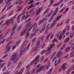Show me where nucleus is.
<instances>
[{
  "instance_id": "nucleus-1",
  "label": "nucleus",
  "mask_w": 74,
  "mask_h": 74,
  "mask_svg": "<svg viewBox=\"0 0 74 74\" xmlns=\"http://www.w3.org/2000/svg\"><path fill=\"white\" fill-rule=\"evenodd\" d=\"M17 15H18L17 13H16V14L14 15V16H13L12 18H11L10 20H7L6 21L5 23H3L1 26V27H2L3 26H4V25H5L8 26L10 25V24H12L13 23H14V21H13V20L14 19H15V18H16V16H17Z\"/></svg>"
},
{
  "instance_id": "nucleus-2",
  "label": "nucleus",
  "mask_w": 74,
  "mask_h": 74,
  "mask_svg": "<svg viewBox=\"0 0 74 74\" xmlns=\"http://www.w3.org/2000/svg\"><path fill=\"white\" fill-rule=\"evenodd\" d=\"M33 27V24H31L30 25V24L28 23L27 25L25 27V29L24 31H22L20 33V36H23V35H25V34L27 32V30L28 31H29V30H30L31 29H32V27Z\"/></svg>"
},
{
  "instance_id": "nucleus-3",
  "label": "nucleus",
  "mask_w": 74,
  "mask_h": 74,
  "mask_svg": "<svg viewBox=\"0 0 74 74\" xmlns=\"http://www.w3.org/2000/svg\"><path fill=\"white\" fill-rule=\"evenodd\" d=\"M27 44V40H25V41H24L23 45L21 46V48L22 49V48L24 49L23 50H20V56H21L23 54L24 52H25L26 51V44Z\"/></svg>"
},
{
  "instance_id": "nucleus-4",
  "label": "nucleus",
  "mask_w": 74,
  "mask_h": 74,
  "mask_svg": "<svg viewBox=\"0 0 74 74\" xmlns=\"http://www.w3.org/2000/svg\"><path fill=\"white\" fill-rule=\"evenodd\" d=\"M18 56H19V55H17V53H15L10 58V61L14 60V62L16 63L18 60Z\"/></svg>"
},
{
  "instance_id": "nucleus-5",
  "label": "nucleus",
  "mask_w": 74,
  "mask_h": 74,
  "mask_svg": "<svg viewBox=\"0 0 74 74\" xmlns=\"http://www.w3.org/2000/svg\"><path fill=\"white\" fill-rule=\"evenodd\" d=\"M62 56V53L60 51H59L58 52V53L56 55V57L57 58H60L59 60L57 62V65L59 64L61 60V59H62V57L61 56Z\"/></svg>"
},
{
  "instance_id": "nucleus-6",
  "label": "nucleus",
  "mask_w": 74,
  "mask_h": 74,
  "mask_svg": "<svg viewBox=\"0 0 74 74\" xmlns=\"http://www.w3.org/2000/svg\"><path fill=\"white\" fill-rule=\"evenodd\" d=\"M11 42H12V41H10L5 47V48L6 49V52H8V51H10V50L11 48V46H9V45H10V43H11Z\"/></svg>"
},
{
  "instance_id": "nucleus-7",
  "label": "nucleus",
  "mask_w": 74,
  "mask_h": 74,
  "mask_svg": "<svg viewBox=\"0 0 74 74\" xmlns=\"http://www.w3.org/2000/svg\"><path fill=\"white\" fill-rule=\"evenodd\" d=\"M40 58V56L39 55H38L33 60V62H32L30 63V65H32L33 64V63H34V62L35 64L37 63V60Z\"/></svg>"
},
{
  "instance_id": "nucleus-8",
  "label": "nucleus",
  "mask_w": 74,
  "mask_h": 74,
  "mask_svg": "<svg viewBox=\"0 0 74 74\" xmlns=\"http://www.w3.org/2000/svg\"><path fill=\"white\" fill-rule=\"evenodd\" d=\"M55 45V44L53 43L51 44L50 46V47L49 48H48L47 50V54H49L51 52V51L52 49V48H53V47Z\"/></svg>"
},
{
  "instance_id": "nucleus-9",
  "label": "nucleus",
  "mask_w": 74,
  "mask_h": 74,
  "mask_svg": "<svg viewBox=\"0 0 74 74\" xmlns=\"http://www.w3.org/2000/svg\"><path fill=\"white\" fill-rule=\"evenodd\" d=\"M10 30V29H9L8 30V32H6V33L5 34V35L4 36L3 35V33H2L0 35V38H1L0 39H2V38H3L4 37V36H6L7 34L8 33V32H9Z\"/></svg>"
},
{
  "instance_id": "nucleus-10",
  "label": "nucleus",
  "mask_w": 74,
  "mask_h": 74,
  "mask_svg": "<svg viewBox=\"0 0 74 74\" xmlns=\"http://www.w3.org/2000/svg\"><path fill=\"white\" fill-rule=\"evenodd\" d=\"M42 9H43V7H42L40 9H38L36 12V15H38V14H39V13H40L41 11V10H42Z\"/></svg>"
},
{
  "instance_id": "nucleus-11",
  "label": "nucleus",
  "mask_w": 74,
  "mask_h": 74,
  "mask_svg": "<svg viewBox=\"0 0 74 74\" xmlns=\"http://www.w3.org/2000/svg\"><path fill=\"white\" fill-rule=\"evenodd\" d=\"M63 1V0H61L59 2L53 5V6L54 7H56V6H57V5H59L60 4V3H62Z\"/></svg>"
},
{
  "instance_id": "nucleus-12",
  "label": "nucleus",
  "mask_w": 74,
  "mask_h": 74,
  "mask_svg": "<svg viewBox=\"0 0 74 74\" xmlns=\"http://www.w3.org/2000/svg\"><path fill=\"white\" fill-rule=\"evenodd\" d=\"M67 64V63H64L62 66H61V68H62L63 70H64L65 69H66V67L65 66H66Z\"/></svg>"
},
{
  "instance_id": "nucleus-13",
  "label": "nucleus",
  "mask_w": 74,
  "mask_h": 74,
  "mask_svg": "<svg viewBox=\"0 0 74 74\" xmlns=\"http://www.w3.org/2000/svg\"><path fill=\"white\" fill-rule=\"evenodd\" d=\"M42 67V69L43 71H45L47 68V64H45L44 66H41Z\"/></svg>"
},
{
  "instance_id": "nucleus-14",
  "label": "nucleus",
  "mask_w": 74,
  "mask_h": 74,
  "mask_svg": "<svg viewBox=\"0 0 74 74\" xmlns=\"http://www.w3.org/2000/svg\"><path fill=\"white\" fill-rule=\"evenodd\" d=\"M41 39V38H39L37 41V45H39L40 44V41Z\"/></svg>"
},
{
  "instance_id": "nucleus-15",
  "label": "nucleus",
  "mask_w": 74,
  "mask_h": 74,
  "mask_svg": "<svg viewBox=\"0 0 74 74\" xmlns=\"http://www.w3.org/2000/svg\"><path fill=\"white\" fill-rule=\"evenodd\" d=\"M52 34V33H51L49 34L46 37V41H48V40H49V37Z\"/></svg>"
},
{
  "instance_id": "nucleus-16",
  "label": "nucleus",
  "mask_w": 74,
  "mask_h": 74,
  "mask_svg": "<svg viewBox=\"0 0 74 74\" xmlns=\"http://www.w3.org/2000/svg\"><path fill=\"white\" fill-rule=\"evenodd\" d=\"M22 14V13H21V14H20L17 18V23H19L20 22V19L19 18V17Z\"/></svg>"
},
{
  "instance_id": "nucleus-17",
  "label": "nucleus",
  "mask_w": 74,
  "mask_h": 74,
  "mask_svg": "<svg viewBox=\"0 0 74 74\" xmlns=\"http://www.w3.org/2000/svg\"><path fill=\"white\" fill-rule=\"evenodd\" d=\"M58 9H59V8H57L55 10L54 13L53 14V15H56V12H57L58 11Z\"/></svg>"
},
{
  "instance_id": "nucleus-18",
  "label": "nucleus",
  "mask_w": 74,
  "mask_h": 74,
  "mask_svg": "<svg viewBox=\"0 0 74 74\" xmlns=\"http://www.w3.org/2000/svg\"><path fill=\"white\" fill-rule=\"evenodd\" d=\"M41 70H42V67L41 66L37 69V73H39L40 71H41Z\"/></svg>"
},
{
  "instance_id": "nucleus-19",
  "label": "nucleus",
  "mask_w": 74,
  "mask_h": 74,
  "mask_svg": "<svg viewBox=\"0 0 74 74\" xmlns=\"http://www.w3.org/2000/svg\"><path fill=\"white\" fill-rule=\"evenodd\" d=\"M37 23H35L34 24V27H33V28L32 29V31H34L35 29H36V27H37Z\"/></svg>"
},
{
  "instance_id": "nucleus-20",
  "label": "nucleus",
  "mask_w": 74,
  "mask_h": 74,
  "mask_svg": "<svg viewBox=\"0 0 74 74\" xmlns=\"http://www.w3.org/2000/svg\"><path fill=\"white\" fill-rule=\"evenodd\" d=\"M4 62V61L2 60H0V67H1V68L2 67H3V66H4V64H5V63H3L1 66V64H0V63H1V62Z\"/></svg>"
},
{
  "instance_id": "nucleus-21",
  "label": "nucleus",
  "mask_w": 74,
  "mask_h": 74,
  "mask_svg": "<svg viewBox=\"0 0 74 74\" xmlns=\"http://www.w3.org/2000/svg\"><path fill=\"white\" fill-rule=\"evenodd\" d=\"M70 39V38L68 37L66 38L64 41V43H66V42H67Z\"/></svg>"
},
{
  "instance_id": "nucleus-22",
  "label": "nucleus",
  "mask_w": 74,
  "mask_h": 74,
  "mask_svg": "<svg viewBox=\"0 0 74 74\" xmlns=\"http://www.w3.org/2000/svg\"><path fill=\"white\" fill-rule=\"evenodd\" d=\"M29 34H30L29 33L27 32L25 38V39H27V38H29Z\"/></svg>"
},
{
  "instance_id": "nucleus-23",
  "label": "nucleus",
  "mask_w": 74,
  "mask_h": 74,
  "mask_svg": "<svg viewBox=\"0 0 74 74\" xmlns=\"http://www.w3.org/2000/svg\"><path fill=\"white\" fill-rule=\"evenodd\" d=\"M69 7L68 8L66 9V10L64 11L63 13V15H64L65 14H66L67 13V11H68V10H69Z\"/></svg>"
},
{
  "instance_id": "nucleus-24",
  "label": "nucleus",
  "mask_w": 74,
  "mask_h": 74,
  "mask_svg": "<svg viewBox=\"0 0 74 74\" xmlns=\"http://www.w3.org/2000/svg\"><path fill=\"white\" fill-rule=\"evenodd\" d=\"M45 26L42 27V29L40 31V32L42 33V32H43V30H45Z\"/></svg>"
},
{
  "instance_id": "nucleus-25",
  "label": "nucleus",
  "mask_w": 74,
  "mask_h": 74,
  "mask_svg": "<svg viewBox=\"0 0 74 74\" xmlns=\"http://www.w3.org/2000/svg\"><path fill=\"white\" fill-rule=\"evenodd\" d=\"M21 40H19L16 43V45H17V46L19 44V43L21 42Z\"/></svg>"
},
{
  "instance_id": "nucleus-26",
  "label": "nucleus",
  "mask_w": 74,
  "mask_h": 74,
  "mask_svg": "<svg viewBox=\"0 0 74 74\" xmlns=\"http://www.w3.org/2000/svg\"><path fill=\"white\" fill-rule=\"evenodd\" d=\"M62 16V14H60V16H58L56 19V20L58 21V20H59V19L60 18H61Z\"/></svg>"
},
{
  "instance_id": "nucleus-27",
  "label": "nucleus",
  "mask_w": 74,
  "mask_h": 74,
  "mask_svg": "<svg viewBox=\"0 0 74 74\" xmlns=\"http://www.w3.org/2000/svg\"><path fill=\"white\" fill-rule=\"evenodd\" d=\"M62 37H63V36H62V35H60L59 36H58V38H59V40H62Z\"/></svg>"
},
{
  "instance_id": "nucleus-28",
  "label": "nucleus",
  "mask_w": 74,
  "mask_h": 74,
  "mask_svg": "<svg viewBox=\"0 0 74 74\" xmlns=\"http://www.w3.org/2000/svg\"><path fill=\"white\" fill-rule=\"evenodd\" d=\"M49 8H47V9L46 10L45 12L44 13V14L45 15V14H47V12H48V11H49Z\"/></svg>"
},
{
  "instance_id": "nucleus-29",
  "label": "nucleus",
  "mask_w": 74,
  "mask_h": 74,
  "mask_svg": "<svg viewBox=\"0 0 74 74\" xmlns=\"http://www.w3.org/2000/svg\"><path fill=\"white\" fill-rule=\"evenodd\" d=\"M43 22H44V20H40L39 23L38 24V25H40L41 24V23H43Z\"/></svg>"
},
{
  "instance_id": "nucleus-30",
  "label": "nucleus",
  "mask_w": 74,
  "mask_h": 74,
  "mask_svg": "<svg viewBox=\"0 0 74 74\" xmlns=\"http://www.w3.org/2000/svg\"><path fill=\"white\" fill-rule=\"evenodd\" d=\"M74 51L72 52L70 54V56L71 57H73V56H74Z\"/></svg>"
},
{
  "instance_id": "nucleus-31",
  "label": "nucleus",
  "mask_w": 74,
  "mask_h": 74,
  "mask_svg": "<svg viewBox=\"0 0 74 74\" xmlns=\"http://www.w3.org/2000/svg\"><path fill=\"white\" fill-rule=\"evenodd\" d=\"M66 45V44H64V45L61 47V50H62V49H63L64 48Z\"/></svg>"
},
{
  "instance_id": "nucleus-32",
  "label": "nucleus",
  "mask_w": 74,
  "mask_h": 74,
  "mask_svg": "<svg viewBox=\"0 0 74 74\" xmlns=\"http://www.w3.org/2000/svg\"><path fill=\"white\" fill-rule=\"evenodd\" d=\"M71 71V69L69 68L68 69V71H67V74H70V71Z\"/></svg>"
},
{
  "instance_id": "nucleus-33",
  "label": "nucleus",
  "mask_w": 74,
  "mask_h": 74,
  "mask_svg": "<svg viewBox=\"0 0 74 74\" xmlns=\"http://www.w3.org/2000/svg\"><path fill=\"white\" fill-rule=\"evenodd\" d=\"M47 52V50H43L41 52V55H42V54H43L44 52H45V53H46Z\"/></svg>"
},
{
  "instance_id": "nucleus-34",
  "label": "nucleus",
  "mask_w": 74,
  "mask_h": 74,
  "mask_svg": "<svg viewBox=\"0 0 74 74\" xmlns=\"http://www.w3.org/2000/svg\"><path fill=\"white\" fill-rule=\"evenodd\" d=\"M25 16H26V15H24L22 17L21 19V21H22L23 20V19H24L25 18Z\"/></svg>"
},
{
  "instance_id": "nucleus-35",
  "label": "nucleus",
  "mask_w": 74,
  "mask_h": 74,
  "mask_svg": "<svg viewBox=\"0 0 74 74\" xmlns=\"http://www.w3.org/2000/svg\"><path fill=\"white\" fill-rule=\"evenodd\" d=\"M56 52H54V53L52 54L51 57V59H52L53 58V57H54V56H55V55H56Z\"/></svg>"
},
{
  "instance_id": "nucleus-36",
  "label": "nucleus",
  "mask_w": 74,
  "mask_h": 74,
  "mask_svg": "<svg viewBox=\"0 0 74 74\" xmlns=\"http://www.w3.org/2000/svg\"><path fill=\"white\" fill-rule=\"evenodd\" d=\"M13 6V5H10V6L9 7H8L6 9V10L7 11H8V10H10V8H11V7H12Z\"/></svg>"
},
{
  "instance_id": "nucleus-37",
  "label": "nucleus",
  "mask_w": 74,
  "mask_h": 74,
  "mask_svg": "<svg viewBox=\"0 0 74 74\" xmlns=\"http://www.w3.org/2000/svg\"><path fill=\"white\" fill-rule=\"evenodd\" d=\"M35 35H36L35 34H32L30 35V38H33V37H34V36H35Z\"/></svg>"
},
{
  "instance_id": "nucleus-38",
  "label": "nucleus",
  "mask_w": 74,
  "mask_h": 74,
  "mask_svg": "<svg viewBox=\"0 0 74 74\" xmlns=\"http://www.w3.org/2000/svg\"><path fill=\"white\" fill-rule=\"evenodd\" d=\"M70 49V47H69L67 48L66 49H65V51L66 52H67L68 51H69Z\"/></svg>"
},
{
  "instance_id": "nucleus-39",
  "label": "nucleus",
  "mask_w": 74,
  "mask_h": 74,
  "mask_svg": "<svg viewBox=\"0 0 74 74\" xmlns=\"http://www.w3.org/2000/svg\"><path fill=\"white\" fill-rule=\"evenodd\" d=\"M55 41H56V42H58V40L56 39V38H55L54 39L52 40V42H54Z\"/></svg>"
},
{
  "instance_id": "nucleus-40",
  "label": "nucleus",
  "mask_w": 74,
  "mask_h": 74,
  "mask_svg": "<svg viewBox=\"0 0 74 74\" xmlns=\"http://www.w3.org/2000/svg\"><path fill=\"white\" fill-rule=\"evenodd\" d=\"M30 43H29L28 45L27 48H26V50H28L29 49V47H30Z\"/></svg>"
},
{
  "instance_id": "nucleus-41",
  "label": "nucleus",
  "mask_w": 74,
  "mask_h": 74,
  "mask_svg": "<svg viewBox=\"0 0 74 74\" xmlns=\"http://www.w3.org/2000/svg\"><path fill=\"white\" fill-rule=\"evenodd\" d=\"M38 46H37L36 47H35L34 50L36 51H37L38 50Z\"/></svg>"
},
{
  "instance_id": "nucleus-42",
  "label": "nucleus",
  "mask_w": 74,
  "mask_h": 74,
  "mask_svg": "<svg viewBox=\"0 0 74 74\" xmlns=\"http://www.w3.org/2000/svg\"><path fill=\"white\" fill-rule=\"evenodd\" d=\"M5 39H4L3 41H1L0 42V44H1V43H2V44H3V43L4 42V41H5Z\"/></svg>"
},
{
  "instance_id": "nucleus-43",
  "label": "nucleus",
  "mask_w": 74,
  "mask_h": 74,
  "mask_svg": "<svg viewBox=\"0 0 74 74\" xmlns=\"http://www.w3.org/2000/svg\"><path fill=\"white\" fill-rule=\"evenodd\" d=\"M53 0H51V1L50 2V4L49 5V6H50V5H52V3H53Z\"/></svg>"
},
{
  "instance_id": "nucleus-44",
  "label": "nucleus",
  "mask_w": 74,
  "mask_h": 74,
  "mask_svg": "<svg viewBox=\"0 0 74 74\" xmlns=\"http://www.w3.org/2000/svg\"><path fill=\"white\" fill-rule=\"evenodd\" d=\"M38 31V29H36L34 32V33H37Z\"/></svg>"
},
{
  "instance_id": "nucleus-45",
  "label": "nucleus",
  "mask_w": 74,
  "mask_h": 74,
  "mask_svg": "<svg viewBox=\"0 0 74 74\" xmlns=\"http://www.w3.org/2000/svg\"><path fill=\"white\" fill-rule=\"evenodd\" d=\"M15 34V32L14 31H13L10 34V36H12L13 35H14Z\"/></svg>"
},
{
  "instance_id": "nucleus-46",
  "label": "nucleus",
  "mask_w": 74,
  "mask_h": 74,
  "mask_svg": "<svg viewBox=\"0 0 74 74\" xmlns=\"http://www.w3.org/2000/svg\"><path fill=\"white\" fill-rule=\"evenodd\" d=\"M45 44H44L42 46V47H41L40 48H41V49H43L44 48V47H45Z\"/></svg>"
},
{
  "instance_id": "nucleus-47",
  "label": "nucleus",
  "mask_w": 74,
  "mask_h": 74,
  "mask_svg": "<svg viewBox=\"0 0 74 74\" xmlns=\"http://www.w3.org/2000/svg\"><path fill=\"white\" fill-rule=\"evenodd\" d=\"M69 21H70V19H68L66 21L65 23L66 24H67V23H69Z\"/></svg>"
},
{
  "instance_id": "nucleus-48",
  "label": "nucleus",
  "mask_w": 74,
  "mask_h": 74,
  "mask_svg": "<svg viewBox=\"0 0 74 74\" xmlns=\"http://www.w3.org/2000/svg\"><path fill=\"white\" fill-rule=\"evenodd\" d=\"M5 16H6V15L4 14L1 17V19H3V18H4L5 17Z\"/></svg>"
},
{
  "instance_id": "nucleus-49",
  "label": "nucleus",
  "mask_w": 74,
  "mask_h": 74,
  "mask_svg": "<svg viewBox=\"0 0 74 74\" xmlns=\"http://www.w3.org/2000/svg\"><path fill=\"white\" fill-rule=\"evenodd\" d=\"M11 64V62H10V61H9L8 63V67H9V66H10V64Z\"/></svg>"
},
{
  "instance_id": "nucleus-50",
  "label": "nucleus",
  "mask_w": 74,
  "mask_h": 74,
  "mask_svg": "<svg viewBox=\"0 0 74 74\" xmlns=\"http://www.w3.org/2000/svg\"><path fill=\"white\" fill-rule=\"evenodd\" d=\"M16 26H15L14 28H13L12 29V31H13V30H15V29H16Z\"/></svg>"
},
{
  "instance_id": "nucleus-51",
  "label": "nucleus",
  "mask_w": 74,
  "mask_h": 74,
  "mask_svg": "<svg viewBox=\"0 0 74 74\" xmlns=\"http://www.w3.org/2000/svg\"><path fill=\"white\" fill-rule=\"evenodd\" d=\"M45 37V36H43L42 37H40V38H41V41L43 40H44V37Z\"/></svg>"
},
{
  "instance_id": "nucleus-52",
  "label": "nucleus",
  "mask_w": 74,
  "mask_h": 74,
  "mask_svg": "<svg viewBox=\"0 0 74 74\" xmlns=\"http://www.w3.org/2000/svg\"><path fill=\"white\" fill-rule=\"evenodd\" d=\"M10 73V72L8 71L6 72H4L2 74H8Z\"/></svg>"
},
{
  "instance_id": "nucleus-53",
  "label": "nucleus",
  "mask_w": 74,
  "mask_h": 74,
  "mask_svg": "<svg viewBox=\"0 0 74 74\" xmlns=\"http://www.w3.org/2000/svg\"><path fill=\"white\" fill-rule=\"evenodd\" d=\"M48 29H47L45 31V33H46V34H48Z\"/></svg>"
},
{
  "instance_id": "nucleus-54",
  "label": "nucleus",
  "mask_w": 74,
  "mask_h": 74,
  "mask_svg": "<svg viewBox=\"0 0 74 74\" xmlns=\"http://www.w3.org/2000/svg\"><path fill=\"white\" fill-rule=\"evenodd\" d=\"M48 58H47L45 60L44 63H45L46 62H47V61H48Z\"/></svg>"
},
{
  "instance_id": "nucleus-55",
  "label": "nucleus",
  "mask_w": 74,
  "mask_h": 74,
  "mask_svg": "<svg viewBox=\"0 0 74 74\" xmlns=\"http://www.w3.org/2000/svg\"><path fill=\"white\" fill-rule=\"evenodd\" d=\"M22 28V25H20L18 28V30H20Z\"/></svg>"
},
{
  "instance_id": "nucleus-56",
  "label": "nucleus",
  "mask_w": 74,
  "mask_h": 74,
  "mask_svg": "<svg viewBox=\"0 0 74 74\" xmlns=\"http://www.w3.org/2000/svg\"><path fill=\"white\" fill-rule=\"evenodd\" d=\"M54 25H55V24H53H53L51 25V26L50 27V28L51 29V28H52V27H53V26H54Z\"/></svg>"
},
{
  "instance_id": "nucleus-57",
  "label": "nucleus",
  "mask_w": 74,
  "mask_h": 74,
  "mask_svg": "<svg viewBox=\"0 0 74 74\" xmlns=\"http://www.w3.org/2000/svg\"><path fill=\"white\" fill-rule=\"evenodd\" d=\"M67 30V29L65 28L64 29V30L63 31V33L64 34L65 33V32H66V31Z\"/></svg>"
},
{
  "instance_id": "nucleus-58",
  "label": "nucleus",
  "mask_w": 74,
  "mask_h": 74,
  "mask_svg": "<svg viewBox=\"0 0 74 74\" xmlns=\"http://www.w3.org/2000/svg\"><path fill=\"white\" fill-rule=\"evenodd\" d=\"M29 16H30V14H28L26 15V16H25V18H27L29 17Z\"/></svg>"
},
{
  "instance_id": "nucleus-59",
  "label": "nucleus",
  "mask_w": 74,
  "mask_h": 74,
  "mask_svg": "<svg viewBox=\"0 0 74 74\" xmlns=\"http://www.w3.org/2000/svg\"><path fill=\"white\" fill-rule=\"evenodd\" d=\"M5 8H6V7H5L3 8L2 9V12H3V11L5 10Z\"/></svg>"
},
{
  "instance_id": "nucleus-60",
  "label": "nucleus",
  "mask_w": 74,
  "mask_h": 74,
  "mask_svg": "<svg viewBox=\"0 0 74 74\" xmlns=\"http://www.w3.org/2000/svg\"><path fill=\"white\" fill-rule=\"evenodd\" d=\"M40 66H41V64H39L37 65L36 66V68H38V67H40Z\"/></svg>"
},
{
  "instance_id": "nucleus-61",
  "label": "nucleus",
  "mask_w": 74,
  "mask_h": 74,
  "mask_svg": "<svg viewBox=\"0 0 74 74\" xmlns=\"http://www.w3.org/2000/svg\"><path fill=\"white\" fill-rule=\"evenodd\" d=\"M33 2H34V1L33 0H32V1H31L28 4H31L32 3H33Z\"/></svg>"
},
{
  "instance_id": "nucleus-62",
  "label": "nucleus",
  "mask_w": 74,
  "mask_h": 74,
  "mask_svg": "<svg viewBox=\"0 0 74 74\" xmlns=\"http://www.w3.org/2000/svg\"><path fill=\"white\" fill-rule=\"evenodd\" d=\"M5 69H6V67L5 66L4 67L3 69H2V71H5Z\"/></svg>"
},
{
  "instance_id": "nucleus-63",
  "label": "nucleus",
  "mask_w": 74,
  "mask_h": 74,
  "mask_svg": "<svg viewBox=\"0 0 74 74\" xmlns=\"http://www.w3.org/2000/svg\"><path fill=\"white\" fill-rule=\"evenodd\" d=\"M53 36H54V34H53L50 37V38H53Z\"/></svg>"
},
{
  "instance_id": "nucleus-64",
  "label": "nucleus",
  "mask_w": 74,
  "mask_h": 74,
  "mask_svg": "<svg viewBox=\"0 0 74 74\" xmlns=\"http://www.w3.org/2000/svg\"><path fill=\"white\" fill-rule=\"evenodd\" d=\"M71 29L72 30H74V25H73V26L71 27Z\"/></svg>"
}]
</instances>
